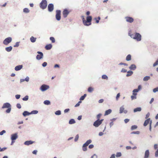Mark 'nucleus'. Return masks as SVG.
I'll return each mask as SVG.
<instances>
[{
    "instance_id": "nucleus-5",
    "label": "nucleus",
    "mask_w": 158,
    "mask_h": 158,
    "mask_svg": "<svg viewBox=\"0 0 158 158\" xmlns=\"http://www.w3.org/2000/svg\"><path fill=\"white\" fill-rule=\"evenodd\" d=\"M150 118H148L146 119L144 122V123L143 124V125L144 126H146L148 124L150 123V130L151 131V124L152 122V121H150Z\"/></svg>"
},
{
    "instance_id": "nucleus-2",
    "label": "nucleus",
    "mask_w": 158,
    "mask_h": 158,
    "mask_svg": "<svg viewBox=\"0 0 158 158\" xmlns=\"http://www.w3.org/2000/svg\"><path fill=\"white\" fill-rule=\"evenodd\" d=\"M129 35L131 38L136 40L137 41H140L141 40V35L139 33H136L135 34H130V33L129 32Z\"/></svg>"
},
{
    "instance_id": "nucleus-8",
    "label": "nucleus",
    "mask_w": 158,
    "mask_h": 158,
    "mask_svg": "<svg viewBox=\"0 0 158 158\" xmlns=\"http://www.w3.org/2000/svg\"><path fill=\"white\" fill-rule=\"evenodd\" d=\"M37 53L39 55H37L36 58L37 60H40L43 58V53L40 52H38Z\"/></svg>"
},
{
    "instance_id": "nucleus-45",
    "label": "nucleus",
    "mask_w": 158,
    "mask_h": 158,
    "mask_svg": "<svg viewBox=\"0 0 158 158\" xmlns=\"http://www.w3.org/2000/svg\"><path fill=\"white\" fill-rule=\"evenodd\" d=\"M38 113V111L37 110H33L31 112L30 114H37Z\"/></svg>"
},
{
    "instance_id": "nucleus-23",
    "label": "nucleus",
    "mask_w": 158,
    "mask_h": 158,
    "mask_svg": "<svg viewBox=\"0 0 158 158\" xmlns=\"http://www.w3.org/2000/svg\"><path fill=\"white\" fill-rule=\"evenodd\" d=\"M12 49V47L11 46H9V47H6L5 48L6 50L8 52H10L11 51Z\"/></svg>"
},
{
    "instance_id": "nucleus-21",
    "label": "nucleus",
    "mask_w": 158,
    "mask_h": 158,
    "mask_svg": "<svg viewBox=\"0 0 158 158\" xmlns=\"http://www.w3.org/2000/svg\"><path fill=\"white\" fill-rule=\"evenodd\" d=\"M136 68V66L135 65L132 64H131L129 67V69L132 70H135Z\"/></svg>"
},
{
    "instance_id": "nucleus-59",
    "label": "nucleus",
    "mask_w": 158,
    "mask_h": 158,
    "mask_svg": "<svg viewBox=\"0 0 158 158\" xmlns=\"http://www.w3.org/2000/svg\"><path fill=\"white\" fill-rule=\"evenodd\" d=\"M69 109H66L64 110V112L65 113H66L69 112Z\"/></svg>"
},
{
    "instance_id": "nucleus-40",
    "label": "nucleus",
    "mask_w": 158,
    "mask_h": 158,
    "mask_svg": "<svg viewBox=\"0 0 158 158\" xmlns=\"http://www.w3.org/2000/svg\"><path fill=\"white\" fill-rule=\"evenodd\" d=\"M28 96L27 95L24 98H23V101H26L28 100Z\"/></svg>"
},
{
    "instance_id": "nucleus-63",
    "label": "nucleus",
    "mask_w": 158,
    "mask_h": 158,
    "mask_svg": "<svg viewBox=\"0 0 158 158\" xmlns=\"http://www.w3.org/2000/svg\"><path fill=\"white\" fill-rule=\"evenodd\" d=\"M126 148L127 149V150H128V149H131V147L130 146H127L126 147Z\"/></svg>"
},
{
    "instance_id": "nucleus-39",
    "label": "nucleus",
    "mask_w": 158,
    "mask_h": 158,
    "mask_svg": "<svg viewBox=\"0 0 158 158\" xmlns=\"http://www.w3.org/2000/svg\"><path fill=\"white\" fill-rule=\"evenodd\" d=\"M102 116V114H98L96 116L97 118V120H100V119L101 118V116Z\"/></svg>"
},
{
    "instance_id": "nucleus-20",
    "label": "nucleus",
    "mask_w": 158,
    "mask_h": 158,
    "mask_svg": "<svg viewBox=\"0 0 158 158\" xmlns=\"http://www.w3.org/2000/svg\"><path fill=\"white\" fill-rule=\"evenodd\" d=\"M112 110L111 109H109L105 111L104 115H107L111 113Z\"/></svg>"
},
{
    "instance_id": "nucleus-4",
    "label": "nucleus",
    "mask_w": 158,
    "mask_h": 158,
    "mask_svg": "<svg viewBox=\"0 0 158 158\" xmlns=\"http://www.w3.org/2000/svg\"><path fill=\"white\" fill-rule=\"evenodd\" d=\"M104 119H101L100 120H97L93 123V125L95 127H98L102 123Z\"/></svg>"
},
{
    "instance_id": "nucleus-6",
    "label": "nucleus",
    "mask_w": 158,
    "mask_h": 158,
    "mask_svg": "<svg viewBox=\"0 0 158 158\" xmlns=\"http://www.w3.org/2000/svg\"><path fill=\"white\" fill-rule=\"evenodd\" d=\"M12 41V38L10 37L6 38L3 41V43L5 45H7L10 43Z\"/></svg>"
},
{
    "instance_id": "nucleus-48",
    "label": "nucleus",
    "mask_w": 158,
    "mask_h": 158,
    "mask_svg": "<svg viewBox=\"0 0 158 158\" xmlns=\"http://www.w3.org/2000/svg\"><path fill=\"white\" fill-rule=\"evenodd\" d=\"M153 92L154 93L158 91V87H156V88H154L153 89Z\"/></svg>"
},
{
    "instance_id": "nucleus-14",
    "label": "nucleus",
    "mask_w": 158,
    "mask_h": 158,
    "mask_svg": "<svg viewBox=\"0 0 158 158\" xmlns=\"http://www.w3.org/2000/svg\"><path fill=\"white\" fill-rule=\"evenodd\" d=\"M124 108L123 107V106H122L120 108L119 110V113H122L123 112L124 113H126L127 112V111L126 110H124Z\"/></svg>"
},
{
    "instance_id": "nucleus-60",
    "label": "nucleus",
    "mask_w": 158,
    "mask_h": 158,
    "mask_svg": "<svg viewBox=\"0 0 158 158\" xmlns=\"http://www.w3.org/2000/svg\"><path fill=\"white\" fill-rule=\"evenodd\" d=\"M104 101V100L103 99H101L98 101V102L99 103H102Z\"/></svg>"
},
{
    "instance_id": "nucleus-62",
    "label": "nucleus",
    "mask_w": 158,
    "mask_h": 158,
    "mask_svg": "<svg viewBox=\"0 0 158 158\" xmlns=\"http://www.w3.org/2000/svg\"><path fill=\"white\" fill-rule=\"evenodd\" d=\"M29 77H27L24 80L26 81H28L29 80Z\"/></svg>"
},
{
    "instance_id": "nucleus-64",
    "label": "nucleus",
    "mask_w": 158,
    "mask_h": 158,
    "mask_svg": "<svg viewBox=\"0 0 158 158\" xmlns=\"http://www.w3.org/2000/svg\"><path fill=\"white\" fill-rule=\"evenodd\" d=\"M110 158H115V155L114 154H112Z\"/></svg>"
},
{
    "instance_id": "nucleus-7",
    "label": "nucleus",
    "mask_w": 158,
    "mask_h": 158,
    "mask_svg": "<svg viewBox=\"0 0 158 158\" xmlns=\"http://www.w3.org/2000/svg\"><path fill=\"white\" fill-rule=\"evenodd\" d=\"M49 88V87L48 85H43L40 88V89L42 91H45L48 89Z\"/></svg>"
},
{
    "instance_id": "nucleus-54",
    "label": "nucleus",
    "mask_w": 158,
    "mask_h": 158,
    "mask_svg": "<svg viewBox=\"0 0 158 158\" xmlns=\"http://www.w3.org/2000/svg\"><path fill=\"white\" fill-rule=\"evenodd\" d=\"M130 120L126 118L124 119V121L125 123H127L128 122H129Z\"/></svg>"
},
{
    "instance_id": "nucleus-38",
    "label": "nucleus",
    "mask_w": 158,
    "mask_h": 158,
    "mask_svg": "<svg viewBox=\"0 0 158 158\" xmlns=\"http://www.w3.org/2000/svg\"><path fill=\"white\" fill-rule=\"evenodd\" d=\"M102 78L104 79L107 80L108 78L107 76L106 75H103L102 76Z\"/></svg>"
},
{
    "instance_id": "nucleus-33",
    "label": "nucleus",
    "mask_w": 158,
    "mask_h": 158,
    "mask_svg": "<svg viewBox=\"0 0 158 158\" xmlns=\"http://www.w3.org/2000/svg\"><path fill=\"white\" fill-rule=\"evenodd\" d=\"M44 104L47 105H50V104L51 103L49 101L47 100L44 101Z\"/></svg>"
},
{
    "instance_id": "nucleus-42",
    "label": "nucleus",
    "mask_w": 158,
    "mask_h": 158,
    "mask_svg": "<svg viewBox=\"0 0 158 158\" xmlns=\"http://www.w3.org/2000/svg\"><path fill=\"white\" fill-rule=\"evenodd\" d=\"M121 153L120 152H118L116 154V157H119L121 156Z\"/></svg>"
},
{
    "instance_id": "nucleus-53",
    "label": "nucleus",
    "mask_w": 158,
    "mask_h": 158,
    "mask_svg": "<svg viewBox=\"0 0 158 158\" xmlns=\"http://www.w3.org/2000/svg\"><path fill=\"white\" fill-rule=\"evenodd\" d=\"M20 95L17 94L15 95V98L17 99H19L20 98Z\"/></svg>"
},
{
    "instance_id": "nucleus-47",
    "label": "nucleus",
    "mask_w": 158,
    "mask_h": 158,
    "mask_svg": "<svg viewBox=\"0 0 158 158\" xmlns=\"http://www.w3.org/2000/svg\"><path fill=\"white\" fill-rule=\"evenodd\" d=\"M11 110V107L8 108V109L6 110V112L7 113H9L10 112Z\"/></svg>"
},
{
    "instance_id": "nucleus-37",
    "label": "nucleus",
    "mask_w": 158,
    "mask_h": 158,
    "mask_svg": "<svg viewBox=\"0 0 158 158\" xmlns=\"http://www.w3.org/2000/svg\"><path fill=\"white\" fill-rule=\"evenodd\" d=\"M23 11L25 13H27L29 12V10L27 8H25L24 9H23Z\"/></svg>"
},
{
    "instance_id": "nucleus-3",
    "label": "nucleus",
    "mask_w": 158,
    "mask_h": 158,
    "mask_svg": "<svg viewBox=\"0 0 158 158\" xmlns=\"http://www.w3.org/2000/svg\"><path fill=\"white\" fill-rule=\"evenodd\" d=\"M47 3L46 0H42L40 4V7L42 9L46 8L47 6Z\"/></svg>"
},
{
    "instance_id": "nucleus-24",
    "label": "nucleus",
    "mask_w": 158,
    "mask_h": 158,
    "mask_svg": "<svg viewBox=\"0 0 158 158\" xmlns=\"http://www.w3.org/2000/svg\"><path fill=\"white\" fill-rule=\"evenodd\" d=\"M133 73V72L131 71H129L127 72V74L126 75V76L127 77H129Z\"/></svg>"
},
{
    "instance_id": "nucleus-11",
    "label": "nucleus",
    "mask_w": 158,
    "mask_h": 158,
    "mask_svg": "<svg viewBox=\"0 0 158 158\" xmlns=\"http://www.w3.org/2000/svg\"><path fill=\"white\" fill-rule=\"evenodd\" d=\"M18 138V135L17 133L12 134L11 135V139L12 141L15 140Z\"/></svg>"
},
{
    "instance_id": "nucleus-57",
    "label": "nucleus",
    "mask_w": 158,
    "mask_h": 158,
    "mask_svg": "<svg viewBox=\"0 0 158 158\" xmlns=\"http://www.w3.org/2000/svg\"><path fill=\"white\" fill-rule=\"evenodd\" d=\"M19 42H16L15 44L14 45V47H18L19 46Z\"/></svg>"
},
{
    "instance_id": "nucleus-18",
    "label": "nucleus",
    "mask_w": 158,
    "mask_h": 158,
    "mask_svg": "<svg viewBox=\"0 0 158 158\" xmlns=\"http://www.w3.org/2000/svg\"><path fill=\"white\" fill-rule=\"evenodd\" d=\"M52 47V45L51 44H49L46 45L45 47V48L46 50H50V49Z\"/></svg>"
},
{
    "instance_id": "nucleus-25",
    "label": "nucleus",
    "mask_w": 158,
    "mask_h": 158,
    "mask_svg": "<svg viewBox=\"0 0 158 158\" xmlns=\"http://www.w3.org/2000/svg\"><path fill=\"white\" fill-rule=\"evenodd\" d=\"M141 110V109L140 107H137L135 108L134 110V112H136L137 111H140Z\"/></svg>"
},
{
    "instance_id": "nucleus-28",
    "label": "nucleus",
    "mask_w": 158,
    "mask_h": 158,
    "mask_svg": "<svg viewBox=\"0 0 158 158\" xmlns=\"http://www.w3.org/2000/svg\"><path fill=\"white\" fill-rule=\"evenodd\" d=\"M131 60V56L130 54L128 55L126 57V60L127 61H129Z\"/></svg>"
},
{
    "instance_id": "nucleus-35",
    "label": "nucleus",
    "mask_w": 158,
    "mask_h": 158,
    "mask_svg": "<svg viewBox=\"0 0 158 158\" xmlns=\"http://www.w3.org/2000/svg\"><path fill=\"white\" fill-rule=\"evenodd\" d=\"M86 96V94H85L83 96H82L80 98V100H83L84 99L85 97Z\"/></svg>"
},
{
    "instance_id": "nucleus-17",
    "label": "nucleus",
    "mask_w": 158,
    "mask_h": 158,
    "mask_svg": "<svg viewBox=\"0 0 158 158\" xmlns=\"http://www.w3.org/2000/svg\"><path fill=\"white\" fill-rule=\"evenodd\" d=\"M34 143V142L31 141H27L25 142L24 144L26 145H28L30 144H32Z\"/></svg>"
},
{
    "instance_id": "nucleus-26",
    "label": "nucleus",
    "mask_w": 158,
    "mask_h": 158,
    "mask_svg": "<svg viewBox=\"0 0 158 158\" xmlns=\"http://www.w3.org/2000/svg\"><path fill=\"white\" fill-rule=\"evenodd\" d=\"M91 142V140L90 139H89L87 141L86 143L84 144V146L86 145L87 146L89 145V144Z\"/></svg>"
},
{
    "instance_id": "nucleus-31",
    "label": "nucleus",
    "mask_w": 158,
    "mask_h": 158,
    "mask_svg": "<svg viewBox=\"0 0 158 158\" xmlns=\"http://www.w3.org/2000/svg\"><path fill=\"white\" fill-rule=\"evenodd\" d=\"M30 114H31L29 113L27 111H24L23 113V115L24 116H25L27 115H28Z\"/></svg>"
},
{
    "instance_id": "nucleus-49",
    "label": "nucleus",
    "mask_w": 158,
    "mask_h": 158,
    "mask_svg": "<svg viewBox=\"0 0 158 158\" xmlns=\"http://www.w3.org/2000/svg\"><path fill=\"white\" fill-rule=\"evenodd\" d=\"M131 99L132 100L134 99H136V96H135V95H132L131 96Z\"/></svg>"
},
{
    "instance_id": "nucleus-46",
    "label": "nucleus",
    "mask_w": 158,
    "mask_h": 158,
    "mask_svg": "<svg viewBox=\"0 0 158 158\" xmlns=\"http://www.w3.org/2000/svg\"><path fill=\"white\" fill-rule=\"evenodd\" d=\"M78 138H79V135L78 134H77L76 135L75 138V139H74L75 141V142L77 141L78 140Z\"/></svg>"
},
{
    "instance_id": "nucleus-36",
    "label": "nucleus",
    "mask_w": 158,
    "mask_h": 158,
    "mask_svg": "<svg viewBox=\"0 0 158 158\" xmlns=\"http://www.w3.org/2000/svg\"><path fill=\"white\" fill-rule=\"evenodd\" d=\"M87 146L86 145L84 146V144L83 145V146L82 147V149L83 151H85L87 150Z\"/></svg>"
},
{
    "instance_id": "nucleus-51",
    "label": "nucleus",
    "mask_w": 158,
    "mask_h": 158,
    "mask_svg": "<svg viewBox=\"0 0 158 158\" xmlns=\"http://www.w3.org/2000/svg\"><path fill=\"white\" fill-rule=\"evenodd\" d=\"M16 106H17V107L19 109H20L21 107L20 104L19 103H18L17 104Z\"/></svg>"
},
{
    "instance_id": "nucleus-61",
    "label": "nucleus",
    "mask_w": 158,
    "mask_h": 158,
    "mask_svg": "<svg viewBox=\"0 0 158 158\" xmlns=\"http://www.w3.org/2000/svg\"><path fill=\"white\" fill-rule=\"evenodd\" d=\"M37 152V151L36 150H35L33 151L32 152V153L34 154H36Z\"/></svg>"
},
{
    "instance_id": "nucleus-34",
    "label": "nucleus",
    "mask_w": 158,
    "mask_h": 158,
    "mask_svg": "<svg viewBox=\"0 0 158 158\" xmlns=\"http://www.w3.org/2000/svg\"><path fill=\"white\" fill-rule=\"evenodd\" d=\"M150 79V77L149 76H146L143 79V80L144 81H147Z\"/></svg>"
},
{
    "instance_id": "nucleus-1",
    "label": "nucleus",
    "mask_w": 158,
    "mask_h": 158,
    "mask_svg": "<svg viewBox=\"0 0 158 158\" xmlns=\"http://www.w3.org/2000/svg\"><path fill=\"white\" fill-rule=\"evenodd\" d=\"M81 18L82 19L83 23L84 25L89 26L91 24L92 17L91 16H87L86 20H85L84 16H81Z\"/></svg>"
},
{
    "instance_id": "nucleus-43",
    "label": "nucleus",
    "mask_w": 158,
    "mask_h": 158,
    "mask_svg": "<svg viewBox=\"0 0 158 158\" xmlns=\"http://www.w3.org/2000/svg\"><path fill=\"white\" fill-rule=\"evenodd\" d=\"M158 65V59L156 60V61L153 64V66L155 67L156 66Z\"/></svg>"
},
{
    "instance_id": "nucleus-22",
    "label": "nucleus",
    "mask_w": 158,
    "mask_h": 158,
    "mask_svg": "<svg viewBox=\"0 0 158 158\" xmlns=\"http://www.w3.org/2000/svg\"><path fill=\"white\" fill-rule=\"evenodd\" d=\"M56 18L58 20H59V10H57Z\"/></svg>"
},
{
    "instance_id": "nucleus-13",
    "label": "nucleus",
    "mask_w": 158,
    "mask_h": 158,
    "mask_svg": "<svg viewBox=\"0 0 158 158\" xmlns=\"http://www.w3.org/2000/svg\"><path fill=\"white\" fill-rule=\"evenodd\" d=\"M10 107H11L9 103H6L4 104L2 107V108H9Z\"/></svg>"
},
{
    "instance_id": "nucleus-27",
    "label": "nucleus",
    "mask_w": 158,
    "mask_h": 158,
    "mask_svg": "<svg viewBox=\"0 0 158 158\" xmlns=\"http://www.w3.org/2000/svg\"><path fill=\"white\" fill-rule=\"evenodd\" d=\"M30 39L31 41L33 43V42H35V41L36 40V38H34L33 36H31V37Z\"/></svg>"
},
{
    "instance_id": "nucleus-32",
    "label": "nucleus",
    "mask_w": 158,
    "mask_h": 158,
    "mask_svg": "<svg viewBox=\"0 0 158 158\" xmlns=\"http://www.w3.org/2000/svg\"><path fill=\"white\" fill-rule=\"evenodd\" d=\"M100 19V17H98V18H95L94 19V20H95L96 23H99V20Z\"/></svg>"
},
{
    "instance_id": "nucleus-44",
    "label": "nucleus",
    "mask_w": 158,
    "mask_h": 158,
    "mask_svg": "<svg viewBox=\"0 0 158 158\" xmlns=\"http://www.w3.org/2000/svg\"><path fill=\"white\" fill-rule=\"evenodd\" d=\"M137 127L136 125H133L131 127V129L132 130H133L134 129H136L137 128Z\"/></svg>"
},
{
    "instance_id": "nucleus-15",
    "label": "nucleus",
    "mask_w": 158,
    "mask_h": 158,
    "mask_svg": "<svg viewBox=\"0 0 158 158\" xmlns=\"http://www.w3.org/2000/svg\"><path fill=\"white\" fill-rule=\"evenodd\" d=\"M23 66L22 65L17 66L15 68V70L16 71L19 70L22 68Z\"/></svg>"
},
{
    "instance_id": "nucleus-41",
    "label": "nucleus",
    "mask_w": 158,
    "mask_h": 158,
    "mask_svg": "<svg viewBox=\"0 0 158 158\" xmlns=\"http://www.w3.org/2000/svg\"><path fill=\"white\" fill-rule=\"evenodd\" d=\"M50 40L52 41V43H54L55 42V40L54 38L53 37H51L50 38Z\"/></svg>"
},
{
    "instance_id": "nucleus-58",
    "label": "nucleus",
    "mask_w": 158,
    "mask_h": 158,
    "mask_svg": "<svg viewBox=\"0 0 158 158\" xmlns=\"http://www.w3.org/2000/svg\"><path fill=\"white\" fill-rule=\"evenodd\" d=\"M47 65V63L46 62H44L42 64V66L43 67H45Z\"/></svg>"
},
{
    "instance_id": "nucleus-52",
    "label": "nucleus",
    "mask_w": 158,
    "mask_h": 158,
    "mask_svg": "<svg viewBox=\"0 0 158 158\" xmlns=\"http://www.w3.org/2000/svg\"><path fill=\"white\" fill-rule=\"evenodd\" d=\"M120 97V93H119L117 94L116 96V100H118V98H119Z\"/></svg>"
},
{
    "instance_id": "nucleus-16",
    "label": "nucleus",
    "mask_w": 158,
    "mask_h": 158,
    "mask_svg": "<svg viewBox=\"0 0 158 158\" xmlns=\"http://www.w3.org/2000/svg\"><path fill=\"white\" fill-rule=\"evenodd\" d=\"M149 152L148 150L146 151L144 158H148L149 156Z\"/></svg>"
},
{
    "instance_id": "nucleus-10",
    "label": "nucleus",
    "mask_w": 158,
    "mask_h": 158,
    "mask_svg": "<svg viewBox=\"0 0 158 158\" xmlns=\"http://www.w3.org/2000/svg\"><path fill=\"white\" fill-rule=\"evenodd\" d=\"M54 8V6L52 4H50L48 5V10L50 12L52 11Z\"/></svg>"
},
{
    "instance_id": "nucleus-9",
    "label": "nucleus",
    "mask_w": 158,
    "mask_h": 158,
    "mask_svg": "<svg viewBox=\"0 0 158 158\" xmlns=\"http://www.w3.org/2000/svg\"><path fill=\"white\" fill-rule=\"evenodd\" d=\"M126 21L130 23H132L134 21V19L131 17H126L125 18Z\"/></svg>"
},
{
    "instance_id": "nucleus-56",
    "label": "nucleus",
    "mask_w": 158,
    "mask_h": 158,
    "mask_svg": "<svg viewBox=\"0 0 158 158\" xmlns=\"http://www.w3.org/2000/svg\"><path fill=\"white\" fill-rule=\"evenodd\" d=\"M94 145L93 144H90L89 146V148L90 149L92 148H94Z\"/></svg>"
},
{
    "instance_id": "nucleus-19",
    "label": "nucleus",
    "mask_w": 158,
    "mask_h": 158,
    "mask_svg": "<svg viewBox=\"0 0 158 158\" xmlns=\"http://www.w3.org/2000/svg\"><path fill=\"white\" fill-rule=\"evenodd\" d=\"M141 89V85H139L138 86V89H134L133 90V92H136V93L137 92H138L139 90H140Z\"/></svg>"
},
{
    "instance_id": "nucleus-50",
    "label": "nucleus",
    "mask_w": 158,
    "mask_h": 158,
    "mask_svg": "<svg viewBox=\"0 0 158 158\" xmlns=\"http://www.w3.org/2000/svg\"><path fill=\"white\" fill-rule=\"evenodd\" d=\"M6 133V131L5 130H3L0 132V135H2L4 133Z\"/></svg>"
},
{
    "instance_id": "nucleus-55",
    "label": "nucleus",
    "mask_w": 158,
    "mask_h": 158,
    "mask_svg": "<svg viewBox=\"0 0 158 158\" xmlns=\"http://www.w3.org/2000/svg\"><path fill=\"white\" fill-rule=\"evenodd\" d=\"M127 71V70L124 69H123L121 71V72L123 73H126Z\"/></svg>"
},
{
    "instance_id": "nucleus-12",
    "label": "nucleus",
    "mask_w": 158,
    "mask_h": 158,
    "mask_svg": "<svg viewBox=\"0 0 158 158\" xmlns=\"http://www.w3.org/2000/svg\"><path fill=\"white\" fill-rule=\"evenodd\" d=\"M69 13V12L67 10L65 9L63 12L64 17L65 18L67 17Z\"/></svg>"
},
{
    "instance_id": "nucleus-30",
    "label": "nucleus",
    "mask_w": 158,
    "mask_h": 158,
    "mask_svg": "<svg viewBox=\"0 0 158 158\" xmlns=\"http://www.w3.org/2000/svg\"><path fill=\"white\" fill-rule=\"evenodd\" d=\"M75 123V120L73 119H71L69 121V124H74Z\"/></svg>"
},
{
    "instance_id": "nucleus-29",
    "label": "nucleus",
    "mask_w": 158,
    "mask_h": 158,
    "mask_svg": "<svg viewBox=\"0 0 158 158\" xmlns=\"http://www.w3.org/2000/svg\"><path fill=\"white\" fill-rule=\"evenodd\" d=\"M94 90L93 88L90 87L88 89V91L89 93H91Z\"/></svg>"
}]
</instances>
